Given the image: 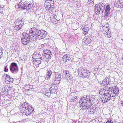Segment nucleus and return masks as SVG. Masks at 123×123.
Masks as SVG:
<instances>
[{"label":"nucleus","instance_id":"obj_15","mask_svg":"<svg viewBox=\"0 0 123 123\" xmlns=\"http://www.w3.org/2000/svg\"><path fill=\"white\" fill-rule=\"evenodd\" d=\"M26 2H23L22 1L19 2L18 4V7L21 9H26Z\"/></svg>","mask_w":123,"mask_h":123},{"label":"nucleus","instance_id":"obj_47","mask_svg":"<svg viewBox=\"0 0 123 123\" xmlns=\"http://www.w3.org/2000/svg\"><path fill=\"white\" fill-rule=\"evenodd\" d=\"M119 1H120L121 5H122V6L123 7V0H119Z\"/></svg>","mask_w":123,"mask_h":123},{"label":"nucleus","instance_id":"obj_21","mask_svg":"<svg viewBox=\"0 0 123 123\" xmlns=\"http://www.w3.org/2000/svg\"><path fill=\"white\" fill-rule=\"evenodd\" d=\"M52 74V71L50 70H48L47 72V73L45 77V79L48 80L50 79V76Z\"/></svg>","mask_w":123,"mask_h":123},{"label":"nucleus","instance_id":"obj_25","mask_svg":"<svg viewBox=\"0 0 123 123\" xmlns=\"http://www.w3.org/2000/svg\"><path fill=\"white\" fill-rule=\"evenodd\" d=\"M55 77L56 79H57V80L59 81L61 80V76L58 72H55Z\"/></svg>","mask_w":123,"mask_h":123},{"label":"nucleus","instance_id":"obj_44","mask_svg":"<svg viewBox=\"0 0 123 123\" xmlns=\"http://www.w3.org/2000/svg\"><path fill=\"white\" fill-rule=\"evenodd\" d=\"M93 108L94 109L95 111V112H97V111H98V110L99 108L98 107H93Z\"/></svg>","mask_w":123,"mask_h":123},{"label":"nucleus","instance_id":"obj_26","mask_svg":"<svg viewBox=\"0 0 123 123\" xmlns=\"http://www.w3.org/2000/svg\"><path fill=\"white\" fill-rule=\"evenodd\" d=\"M33 63L35 64L36 65H37L41 63V61H42L43 60H40L33 59Z\"/></svg>","mask_w":123,"mask_h":123},{"label":"nucleus","instance_id":"obj_37","mask_svg":"<svg viewBox=\"0 0 123 123\" xmlns=\"http://www.w3.org/2000/svg\"><path fill=\"white\" fill-rule=\"evenodd\" d=\"M49 91L50 92H48L47 91H46L45 92V94L46 96H47L48 97L50 95V90H49Z\"/></svg>","mask_w":123,"mask_h":123},{"label":"nucleus","instance_id":"obj_40","mask_svg":"<svg viewBox=\"0 0 123 123\" xmlns=\"http://www.w3.org/2000/svg\"><path fill=\"white\" fill-rule=\"evenodd\" d=\"M9 80H7V81L10 82H13V80L12 78H11L10 77L9 78Z\"/></svg>","mask_w":123,"mask_h":123},{"label":"nucleus","instance_id":"obj_28","mask_svg":"<svg viewBox=\"0 0 123 123\" xmlns=\"http://www.w3.org/2000/svg\"><path fill=\"white\" fill-rule=\"evenodd\" d=\"M78 100L77 97L75 96H72L71 99L70 100V101L71 102H75Z\"/></svg>","mask_w":123,"mask_h":123},{"label":"nucleus","instance_id":"obj_19","mask_svg":"<svg viewBox=\"0 0 123 123\" xmlns=\"http://www.w3.org/2000/svg\"><path fill=\"white\" fill-rule=\"evenodd\" d=\"M31 41H32L31 39L27 40L26 39L21 38L22 42V43L25 45L28 44Z\"/></svg>","mask_w":123,"mask_h":123},{"label":"nucleus","instance_id":"obj_17","mask_svg":"<svg viewBox=\"0 0 123 123\" xmlns=\"http://www.w3.org/2000/svg\"><path fill=\"white\" fill-rule=\"evenodd\" d=\"M70 74H71V73L68 71L64 72L63 71L62 74L63 77L68 79L67 78L70 75Z\"/></svg>","mask_w":123,"mask_h":123},{"label":"nucleus","instance_id":"obj_38","mask_svg":"<svg viewBox=\"0 0 123 123\" xmlns=\"http://www.w3.org/2000/svg\"><path fill=\"white\" fill-rule=\"evenodd\" d=\"M29 88L32 90V91H34L35 90V88L33 87V86L32 85H29Z\"/></svg>","mask_w":123,"mask_h":123},{"label":"nucleus","instance_id":"obj_56","mask_svg":"<svg viewBox=\"0 0 123 123\" xmlns=\"http://www.w3.org/2000/svg\"><path fill=\"white\" fill-rule=\"evenodd\" d=\"M122 59H123V57H122Z\"/></svg>","mask_w":123,"mask_h":123},{"label":"nucleus","instance_id":"obj_7","mask_svg":"<svg viewBox=\"0 0 123 123\" xmlns=\"http://www.w3.org/2000/svg\"><path fill=\"white\" fill-rule=\"evenodd\" d=\"M101 85V88L99 90V94L100 95H103L104 94H106L108 93V92L107 90V86H107V85Z\"/></svg>","mask_w":123,"mask_h":123},{"label":"nucleus","instance_id":"obj_24","mask_svg":"<svg viewBox=\"0 0 123 123\" xmlns=\"http://www.w3.org/2000/svg\"><path fill=\"white\" fill-rule=\"evenodd\" d=\"M112 89L113 91V94H116V96L117 94H118L119 92V89L116 86L113 87V88Z\"/></svg>","mask_w":123,"mask_h":123},{"label":"nucleus","instance_id":"obj_31","mask_svg":"<svg viewBox=\"0 0 123 123\" xmlns=\"http://www.w3.org/2000/svg\"><path fill=\"white\" fill-rule=\"evenodd\" d=\"M84 40L85 41V43L86 44H87L90 43L91 42V40L88 38H84Z\"/></svg>","mask_w":123,"mask_h":123},{"label":"nucleus","instance_id":"obj_1","mask_svg":"<svg viewBox=\"0 0 123 123\" xmlns=\"http://www.w3.org/2000/svg\"><path fill=\"white\" fill-rule=\"evenodd\" d=\"M95 99L94 95L84 96L80 100V107L83 110L89 109L94 103Z\"/></svg>","mask_w":123,"mask_h":123},{"label":"nucleus","instance_id":"obj_10","mask_svg":"<svg viewBox=\"0 0 123 123\" xmlns=\"http://www.w3.org/2000/svg\"><path fill=\"white\" fill-rule=\"evenodd\" d=\"M110 9L111 8L109 5H107L106 7L105 10V15L104 16L105 18H107L108 17L110 13Z\"/></svg>","mask_w":123,"mask_h":123},{"label":"nucleus","instance_id":"obj_30","mask_svg":"<svg viewBox=\"0 0 123 123\" xmlns=\"http://www.w3.org/2000/svg\"><path fill=\"white\" fill-rule=\"evenodd\" d=\"M104 34L105 36L109 38L111 37V34L110 32H105Z\"/></svg>","mask_w":123,"mask_h":123},{"label":"nucleus","instance_id":"obj_51","mask_svg":"<svg viewBox=\"0 0 123 123\" xmlns=\"http://www.w3.org/2000/svg\"><path fill=\"white\" fill-rule=\"evenodd\" d=\"M121 103L122 106H123V100L121 101Z\"/></svg>","mask_w":123,"mask_h":123},{"label":"nucleus","instance_id":"obj_34","mask_svg":"<svg viewBox=\"0 0 123 123\" xmlns=\"http://www.w3.org/2000/svg\"><path fill=\"white\" fill-rule=\"evenodd\" d=\"M3 49L1 48H0V59L1 57L2 56V54L3 52Z\"/></svg>","mask_w":123,"mask_h":123},{"label":"nucleus","instance_id":"obj_27","mask_svg":"<svg viewBox=\"0 0 123 123\" xmlns=\"http://www.w3.org/2000/svg\"><path fill=\"white\" fill-rule=\"evenodd\" d=\"M102 29L103 30V32L104 34L105 32H110L109 31V29L108 27L104 26L102 27Z\"/></svg>","mask_w":123,"mask_h":123},{"label":"nucleus","instance_id":"obj_55","mask_svg":"<svg viewBox=\"0 0 123 123\" xmlns=\"http://www.w3.org/2000/svg\"><path fill=\"white\" fill-rule=\"evenodd\" d=\"M6 80H9V79H6Z\"/></svg>","mask_w":123,"mask_h":123},{"label":"nucleus","instance_id":"obj_13","mask_svg":"<svg viewBox=\"0 0 123 123\" xmlns=\"http://www.w3.org/2000/svg\"><path fill=\"white\" fill-rule=\"evenodd\" d=\"M71 58L70 57V55L68 54H66L63 56L62 60L64 62H66L71 60Z\"/></svg>","mask_w":123,"mask_h":123},{"label":"nucleus","instance_id":"obj_43","mask_svg":"<svg viewBox=\"0 0 123 123\" xmlns=\"http://www.w3.org/2000/svg\"><path fill=\"white\" fill-rule=\"evenodd\" d=\"M4 9L3 8H0V13L2 14L3 13Z\"/></svg>","mask_w":123,"mask_h":123},{"label":"nucleus","instance_id":"obj_42","mask_svg":"<svg viewBox=\"0 0 123 123\" xmlns=\"http://www.w3.org/2000/svg\"><path fill=\"white\" fill-rule=\"evenodd\" d=\"M7 65H6L4 71L5 72H7L8 71V69L7 68Z\"/></svg>","mask_w":123,"mask_h":123},{"label":"nucleus","instance_id":"obj_36","mask_svg":"<svg viewBox=\"0 0 123 123\" xmlns=\"http://www.w3.org/2000/svg\"><path fill=\"white\" fill-rule=\"evenodd\" d=\"M47 3H49L52 6H54V2L53 0H51L49 2H47Z\"/></svg>","mask_w":123,"mask_h":123},{"label":"nucleus","instance_id":"obj_6","mask_svg":"<svg viewBox=\"0 0 123 123\" xmlns=\"http://www.w3.org/2000/svg\"><path fill=\"white\" fill-rule=\"evenodd\" d=\"M52 54V53L48 49H44L43 51V58L50 59Z\"/></svg>","mask_w":123,"mask_h":123},{"label":"nucleus","instance_id":"obj_45","mask_svg":"<svg viewBox=\"0 0 123 123\" xmlns=\"http://www.w3.org/2000/svg\"><path fill=\"white\" fill-rule=\"evenodd\" d=\"M4 75L5 76H6V79H9L10 77L8 75L6 74H4Z\"/></svg>","mask_w":123,"mask_h":123},{"label":"nucleus","instance_id":"obj_52","mask_svg":"<svg viewBox=\"0 0 123 123\" xmlns=\"http://www.w3.org/2000/svg\"><path fill=\"white\" fill-rule=\"evenodd\" d=\"M70 1H74L75 0H69Z\"/></svg>","mask_w":123,"mask_h":123},{"label":"nucleus","instance_id":"obj_39","mask_svg":"<svg viewBox=\"0 0 123 123\" xmlns=\"http://www.w3.org/2000/svg\"><path fill=\"white\" fill-rule=\"evenodd\" d=\"M73 77H72V75H71V74H70V75L68 77V78L67 79H68V78H69V79L70 80H73Z\"/></svg>","mask_w":123,"mask_h":123},{"label":"nucleus","instance_id":"obj_41","mask_svg":"<svg viewBox=\"0 0 123 123\" xmlns=\"http://www.w3.org/2000/svg\"><path fill=\"white\" fill-rule=\"evenodd\" d=\"M88 1L89 3L91 4H93L94 3L93 0H88Z\"/></svg>","mask_w":123,"mask_h":123},{"label":"nucleus","instance_id":"obj_9","mask_svg":"<svg viewBox=\"0 0 123 123\" xmlns=\"http://www.w3.org/2000/svg\"><path fill=\"white\" fill-rule=\"evenodd\" d=\"M99 83L101 84V85H108V86H110L111 83L110 79V80L109 78L107 77L105 78V79L103 80L100 81Z\"/></svg>","mask_w":123,"mask_h":123},{"label":"nucleus","instance_id":"obj_14","mask_svg":"<svg viewBox=\"0 0 123 123\" xmlns=\"http://www.w3.org/2000/svg\"><path fill=\"white\" fill-rule=\"evenodd\" d=\"M15 25H21L23 26L24 25V22L22 20V19L21 18H19L16 20L15 22Z\"/></svg>","mask_w":123,"mask_h":123},{"label":"nucleus","instance_id":"obj_12","mask_svg":"<svg viewBox=\"0 0 123 123\" xmlns=\"http://www.w3.org/2000/svg\"><path fill=\"white\" fill-rule=\"evenodd\" d=\"M107 86H107V88H106L108 90H107L108 91V93H110V94L111 95L112 97H115L116 96V94L113 93V91L112 89H113L112 88H113V87H110V86H108V85Z\"/></svg>","mask_w":123,"mask_h":123},{"label":"nucleus","instance_id":"obj_11","mask_svg":"<svg viewBox=\"0 0 123 123\" xmlns=\"http://www.w3.org/2000/svg\"><path fill=\"white\" fill-rule=\"evenodd\" d=\"M32 57L33 59L43 60L42 58L41 55L38 53H34Z\"/></svg>","mask_w":123,"mask_h":123},{"label":"nucleus","instance_id":"obj_32","mask_svg":"<svg viewBox=\"0 0 123 123\" xmlns=\"http://www.w3.org/2000/svg\"><path fill=\"white\" fill-rule=\"evenodd\" d=\"M89 113L90 114H93L94 113H96V112H95V111L93 108H92L90 110Z\"/></svg>","mask_w":123,"mask_h":123},{"label":"nucleus","instance_id":"obj_22","mask_svg":"<svg viewBox=\"0 0 123 123\" xmlns=\"http://www.w3.org/2000/svg\"><path fill=\"white\" fill-rule=\"evenodd\" d=\"M115 6L117 7H120L121 8L123 7V6L121 5V4L120 1H118V0H116L115 3Z\"/></svg>","mask_w":123,"mask_h":123},{"label":"nucleus","instance_id":"obj_46","mask_svg":"<svg viewBox=\"0 0 123 123\" xmlns=\"http://www.w3.org/2000/svg\"><path fill=\"white\" fill-rule=\"evenodd\" d=\"M86 73H87V74L88 75H89L90 74V72H89V71L88 70H87V69H86Z\"/></svg>","mask_w":123,"mask_h":123},{"label":"nucleus","instance_id":"obj_54","mask_svg":"<svg viewBox=\"0 0 123 123\" xmlns=\"http://www.w3.org/2000/svg\"><path fill=\"white\" fill-rule=\"evenodd\" d=\"M120 123H123V122H120Z\"/></svg>","mask_w":123,"mask_h":123},{"label":"nucleus","instance_id":"obj_23","mask_svg":"<svg viewBox=\"0 0 123 123\" xmlns=\"http://www.w3.org/2000/svg\"><path fill=\"white\" fill-rule=\"evenodd\" d=\"M15 25L14 27V30L18 31L21 30L22 29L23 26L21 25Z\"/></svg>","mask_w":123,"mask_h":123},{"label":"nucleus","instance_id":"obj_3","mask_svg":"<svg viewBox=\"0 0 123 123\" xmlns=\"http://www.w3.org/2000/svg\"><path fill=\"white\" fill-rule=\"evenodd\" d=\"M20 109V110L23 111L24 113L27 115L30 114L34 110L31 106L26 102L24 103Z\"/></svg>","mask_w":123,"mask_h":123},{"label":"nucleus","instance_id":"obj_4","mask_svg":"<svg viewBox=\"0 0 123 123\" xmlns=\"http://www.w3.org/2000/svg\"><path fill=\"white\" fill-rule=\"evenodd\" d=\"M105 8V5L103 3H100L96 4L95 6V12L97 14H101L104 11Z\"/></svg>","mask_w":123,"mask_h":123},{"label":"nucleus","instance_id":"obj_50","mask_svg":"<svg viewBox=\"0 0 123 123\" xmlns=\"http://www.w3.org/2000/svg\"><path fill=\"white\" fill-rule=\"evenodd\" d=\"M87 31H84V32L83 34L84 35H86L87 33Z\"/></svg>","mask_w":123,"mask_h":123},{"label":"nucleus","instance_id":"obj_16","mask_svg":"<svg viewBox=\"0 0 123 123\" xmlns=\"http://www.w3.org/2000/svg\"><path fill=\"white\" fill-rule=\"evenodd\" d=\"M21 38L26 39L27 40L31 39V38L30 37L29 34H28L26 33H22V36Z\"/></svg>","mask_w":123,"mask_h":123},{"label":"nucleus","instance_id":"obj_48","mask_svg":"<svg viewBox=\"0 0 123 123\" xmlns=\"http://www.w3.org/2000/svg\"><path fill=\"white\" fill-rule=\"evenodd\" d=\"M4 7V6L3 5H0V8H3Z\"/></svg>","mask_w":123,"mask_h":123},{"label":"nucleus","instance_id":"obj_29","mask_svg":"<svg viewBox=\"0 0 123 123\" xmlns=\"http://www.w3.org/2000/svg\"><path fill=\"white\" fill-rule=\"evenodd\" d=\"M86 69H84L82 68H80L78 69L79 71L80 72H81L82 74H83L86 72Z\"/></svg>","mask_w":123,"mask_h":123},{"label":"nucleus","instance_id":"obj_20","mask_svg":"<svg viewBox=\"0 0 123 123\" xmlns=\"http://www.w3.org/2000/svg\"><path fill=\"white\" fill-rule=\"evenodd\" d=\"M26 9L27 10L31 9L32 7L33 6L34 3H32L30 4L29 2L27 3L26 2Z\"/></svg>","mask_w":123,"mask_h":123},{"label":"nucleus","instance_id":"obj_2","mask_svg":"<svg viewBox=\"0 0 123 123\" xmlns=\"http://www.w3.org/2000/svg\"><path fill=\"white\" fill-rule=\"evenodd\" d=\"M29 35L31 38L35 37V39H43L46 36L47 32L43 30H40L34 27L32 28L29 31Z\"/></svg>","mask_w":123,"mask_h":123},{"label":"nucleus","instance_id":"obj_18","mask_svg":"<svg viewBox=\"0 0 123 123\" xmlns=\"http://www.w3.org/2000/svg\"><path fill=\"white\" fill-rule=\"evenodd\" d=\"M49 3H47V2H46L44 5L46 6V8L47 10H52V8H53L54 6H52L51 4Z\"/></svg>","mask_w":123,"mask_h":123},{"label":"nucleus","instance_id":"obj_57","mask_svg":"<svg viewBox=\"0 0 123 123\" xmlns=\"http://www.w3.org/2000/svg\"><path fill=\"white\" fill-rule=\"evenodd\" d=\"M121 40L122 41H123V39H121Z\"/></svg>","mask_w":123,"mask_h":123},{"label":"nucleus","instance_id":"obj_8","mask_svg":"<svg viewBox=\"0 0 123 123\" xmlns=\"http://www.w3.org/2000/svg\"><path fill=\"white\" fill-rule=\"evenodd\" d=\"M110 93H108L106 94L103 95L101 99L104 103H105L109 101L111 98V95Z\"/></svg>","mask_w":123,"mask_h":123},{"label":"nucleus","instance_id":"obj_5","mask_svg":"<svg viewBox=\"0 0 123 123\" xmlns=\"http://www.w3.org/2000/svg\"><path fill=\"white\" fill-rule=\"evenodd\" d=\"M10 69L12 73L14 74L17 73L18 71V67L17 64L15 62L12 63L10 66Z\"/></svg>","mask_w":123,"mask_h":123},{"label":"nucleus","instance_id":"obj_53","mask_svg":"<svg viewBox=\"0 0 123 123\" xmlns=\"http://www.w3.org/2000/svg\"><path fill=\"white\" fill-rule=\"evenodd\" d=\"M29 90H30L29 89H27V91H29Z\"/></svg>","mask_w":123,"mask_h":123},{"label":"nucleus","instance_id":"obj_33","mask_svg":"<svg viewBox=\"0 0 123 123\" xmlns=\"http://www.w3.org/2000/svg\"><path fill=\"white\" fill-rule=\"evenodd\" d=\"M43 15H42L41 13H40L39 14H36V17L37 18H41V17H42Z\"/></svg>","mask_w":123,"mask_h":123},{"label":"nucleus","instance_id":"obj_35","mask_svg":"<svg viewBox=\"0 0 123 123\" xmlns=\"http://www.w3.org/2000/svg\"><path fill=\"white\" fill-rule=\"evenodd\" d=\"M82 74V76L86 78H88V75L87 74V73H85L83 74Z\"/></svg>","mask_w":123,"mask_h":123},{"label":"nucleus","instance_id":"obj_49","mask_svg":"<svg viewBox=\"0 0 123 123\" xmlns=\"http://www.w3.org/2000/svg\"><path fill=\"white\" fill-rule=\"evenodd\" d=\"M105 123H113L112 122H111V121H108L107 122H106Z\"/></svg>","mask_w":123,"mask_h":123}]
</instances>
